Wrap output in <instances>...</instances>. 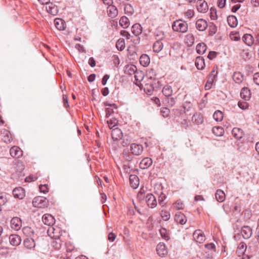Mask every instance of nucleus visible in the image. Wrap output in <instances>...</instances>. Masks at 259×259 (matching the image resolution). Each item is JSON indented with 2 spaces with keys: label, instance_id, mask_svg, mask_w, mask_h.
Here are the masks:
<instances>
[{
  "label": "nucleus",
  "instance_id": "1",
  "mask_svg": "<svg viewBox=\"0 0 259 259\" xmlns=\"http://www.w3.org/2000/svg\"><path fill=\"white\" fill-rule=\"evenodd\" d=\"M172 28L175 31L185 33L187 31L188 25L186 22L178 20L174 22Z\"/></svg>",
  "mask_w": 259,
  "mask_h": 259
},
{
  "label": "nucleus",
  "instance_id": "2",
  "mask_svg": "<svg viewBox=\"0 0 259 259\" xmlns=\"http://www.w3.org/2000/svg\"><path fill=\"white\" fill-rule=\"evenodd\" d=\"M32 204L34 207L42 208L47 205L46 198L42 196H37L33 198Z\"/></svg>",
  "mask_w": 259,
  "mask_h": 259
},
{
  "label": "nucleus",
  "instance_id": "3",
  "mask_svg": "<svg viewBox=\"0 0 259 259\" xmlns=\"http://www.w3.org/2000/svg\"><path fill=\"white\" fill-rule=\"evenodd\" d=\"M146 201L148 206L152 208L155 207L157 205V201L155 196L151 193H148L146 197Z\"/></svg>",
  "mask_w": 259,
  "mask_h": 259
},
{
  "label": "nucleus",
  "instance_id": "4",
  "mask_svg": "<svg viewBox=\"0 0 259 259\" xmlns=\"http://www.w3.org/2000/svg\"><path fill=\"white\" fill-rule=\"evenodd\" d=\"M131 153L135 155H140L143 151V146L141 145L137 144L135 143L131 145Z\"/></svg>",
  "mask_w": 259,
  "mask_h": 259
},
{
  "label": "nucleus",
  "instance_id": "5",
  "mask_svg": "<svg viewBox=\"0 0 259 259\" xmlns=\"http://www.w3.org/2000/svg\"><path fill=\"white\" fill-rule=\"evenodd\" d=\"M197 9L199 12L206 13L208 9V5L206 2L203 0H198L196 3Z\"/></svg>",
  "mask_w": 259,
  "mask_h": 259
},
{
  "label": "nucleus",
  "instance_id": "6",
  "mask_svg": "<svg viewBox=\"0 0 259 259\" xmlns=\"http://www.w3.org/2000/svg\"><path fill=\"white\" fill-rule=\"evenodd\" d=\"M21 226L22 222L19 218L14 217L12 218L11 221V227L13 229L18 231L20 229Z\"/></svg>",
  "mask_w": 259,
  "mask_h": 259
},
{
  "label": "nucleus",
  "instance_id": "7",
  "mask_svg": "<svg viewBox=\"0 0 259 259\" xmlns=\"http://www.w3.org/2000/svg\"><path fill=\"white\" fill-rule=\"evenodd\" d=\"M193 236L196 242L199 243H202L205 239L204 233L200 230L195 231Z\"/></svg>",
  "mask_w": 259,
  "mask_h": 259
},
{
  "label": "nucleus",
  "instance_id": "8",
  "mask_svg": "<svg viewBox=\"0 0 259 259\" xmlns=\"http://www.w3.org/2000/svg\"><path fill=\"white\" fill-rule=\"evenodd\" d=\"M42 221L45 225L49 226H53L55 222L54 218L49 214H44L42 216Z\"/></svg>",
  "mask_w": 259,
  "mask_h": 259
},
{
  "label": "nucleus",
  "instance_id": "9",
  "mask_svg": "<svg viewBox=\"0 0 259 259\" xmlns=\"http://www.w3.org/2000/svg\"><path fill=\"white\" fill-rule=\"evenodd\" d=\"M196 27L200 31H204L207 27V22L203 19H199L196 22Z\"/></svg>",
  "mask_w": 259,
  "mask_h": 259
},
{
  "label": "nucleus",
  "instance_id": "10",
  "mask_svg": "<svg viewBox=\"0 0 259 259\" xmlns=\"http://www.w3.org/2000/svg\"><path fill=\"white\" fill-rule=\"evenodd\" d=\"M46 8L47 12L53 16L57 15L58 12V7L52 3L47 4Z\"/></svg>",
  "mask_w": 259,
  "mask_h": 259
},
{
  "label": "nucleus",
  "instance_id": "11",
  "mask_svg": "<svg viewBox=\"0 0 259 259\" xmlns=\"http://www.w3.org/2000/svg\"><path fill=\"white\" fill-rule=\"evenodd\" d=\"M13 194L15 198L22 199L25 196V190L22 187H17L13 190Z\"/></svg>",
  "mask_w": 259,
  "mask_h": 259
},
{
  "label": "nucleus",
  "instance_id": "12",
  "mask_svg": "<svg viewBox=\"0 0 259 259\" xmlns=\"http://www.w3.org/2000/svg\"><path fill=\"white\" fill-rule=\"evenodd\" d=\"M241 233L244 239L249 238L252 235V229L248 226H244L241 228Z\"/></svg>",
  "mask_w": 259,
  "mask_h": 259
},
{
  "label": "nucleus",
  "instance_id": "13",
  "mask_svg": "<svg viewBox=\"0 0 259 259\" xmlns=\"http://www.w3.org/2000/svg\"><path fill=\"white\" fill-rule=\"evenodd\" d=\"M9 240L11 244L13 246H18L21 242V237L16 234L11 235L9 237Z\"/></svg>",
  "mask_w": 259,
  "mask_h": 259
},
{
  "label": "nucleus",
  "instance_id": "14",
  "mask_svg": "<svg viewBox=\"0 0 259 259\" xmlns=\"http://www.w3.org/2000/svg\"><path fill=\"white\" fill-rule=\"evenodd\" d=\"M111 136L114 141H117L122 137V133L120 129L116 127L112 130Z\"/></svg>",
  "mask_w": 259,
  "mask_h": 259
},
{
  "label": "nucleus",
  "instance_id": "15",
  "mask_svg": "<svg viewBox=\"0 0 259 259\" xmlns=\"http://www.w3.org/2000/svg\"><path fill=\"white\" fill-rule=\"evenodd\" d=\"M152 164V160L149 157H146L140 162L139 166L141 169H146L150 167Z\"/></svg>",
  "mask_w": 259,
  "mask_h": 259
},
{
  "label": "nucleus",
  "instance_id": "16",
  "mask_svg": "<svg viewBox=\"0 0 259 259\" xmlns=\"http://www.w3.org/2000/svg\"><path fill=\"white\" fill-rule=\"evenodd\" d=\"M156 251L159 256H164L167 254V251L163 243L160 242L156 246Z\"/></svg>",
  "mask_w": 259,
  "mask_h": 259
},
{
  "label": "nucleus",
  "instance_id": "17",
  "mask_svg": "<svg viewBox=\"0 0 259 259\" xmlns=\"http://www.w3.org/2000/svg\"><path fill=\"white\" fill-rule=\"evenodd\" d=\"M175 220L177 223L181 225L185 224L187 222L186 216L181 212L176 214L175 217Z\"/></svg>",
  "mask_w": 259,
  "mask_h": 259
},
{
  "label": "nucleus",
  "instance_id": "18",
  "mask_svg": "<svg viewBox=\"0 0 259 259\" xmlns=\"http://www.w3.org/2000/svg\"><path fill=\"white\" fill-rule=\"evenodd\" d=\"M10 155L13 157L19 158L22 156V151L18 147H13L10 150Z\"/></svg>",
  "mask_w": 259,
  "mask_h": 259
},
{
  "label": "nucleus",
  "instance_id": "19",
  "mask_svg": "<svg viewBox=\"0 0 259 259\" xmlns=\"http://www.w3.org/2000/svg\"><path fill=\"white\" fill-rule=\"evenodd\" d=\"M195 64L198 70H203L205 67L204 59L201 56L197 57Z\"/></svg>",
  "mask_w": 259,
  "mask_h": 259
},
{
  "label": "nucleus",
  "instance_id": "20",
  "mask_svg": "<svg viewBox=\"0 0 259 259\" xmlns=\"http://www.w3.org/2000/svg\"><path fill=\"white\" fill-rule=\"evenodd\" d=\"M240 96L245 101H248L251 97V93L250 90L247 88H243L240 92Z\"/></svg>",
  "mask_w": 259,
  "mask_h": 259
},
{
  "label": "nucleus",
  "instance_id": "21",
  "mask_svg": "<svg viewBox=\"0 0 259 259\" xmlns=\"http://www.w3.org/2000/svg\"><path fill=\"white\" fill-rule=\"evenodd\" d=\"M130 182L131 187L133 189H136L139 185V180L138 177L134 175H131L130 176Z\"/></svg>",
  "mask_w": 259,
  "mask_h": 259
},
{
  "label": "nucleus",
  "instance_id": "22",
  "mask_svg": "<svg viewBox=\"0 0 259 259\" xmlns=\"http://www.w3.org/2000/svg\"><path fill=\"white\" fill-rule=\"evenodd\" d=\"M232 134L236 139H241L244 135L243 131L241 128L237 127H234L233 128L232 131Z\"/></svg>",
  "mask_w": 259,
  "mask_h": 259
},
{
  "label": "nucleus",
  "instance_id": "23",
  "mask_svg": "<svg viewBox=\"0 0 259 259\" xmlns=\"http://www.w3.org/2000/svg\"><path fill=\"white\" fill-rule=\"evenodd\" d=\"M24 245L27 249H32L35 246L34 240L31 237H28L25 239L24 241Z\"/></svg>",
  "mask_w": 259,
  "mask_h": 259
},
{
  "label": "nucleus",
  "instance_id": "24",
  "mask_svg": "<svg viewBox=\"0 0 259 259\" xmlns=\"http://www.w3.org/2000/svg\"><path fill=\"white\" fill-rule=\"evenodd\" d=\"M132 32L135 36H139L142 32V27L140 24L136 23L132 27Z\"/></svg>",
  "mask_w": 259,
  "mask_h": 259
},
{
  "label": "nucleus",
  "instance_id": "25",
  "mask_svg": "<svg viewBox=\"0 0 259 259\" xmlns=\"http://www.w3.org/2000/svg\"><path fill=\"white\" fill-rule=\"evenodd\" d=\"M242 40L248 46H251L254 42L253 37L249 34H244L242 37Z\"/></svg>",
  "mask_w": 259,
  "mask_h": 259
},
{
  "label": "nucleus",
  "instance_id": "26",
  "mask_svg": "<svg viewBox=\"0 0 259 259\" xmlns=\"http://www.w3.org/2000/svg\"><path fill=\"white\" fill-rule=\"evenodd\" d=\"M54 24L58 30H62L65 28V22L62 19L56 18L54 20Z\"/></svg>",
  "mask_w": 259,
  "mask_h": 259
},
{
  "label": "nucleus",
  "instance_id": "27",
  "mask_svg": "<svg viewBox=\"0 0 259 259\" xmlns=\"http://www.w3.org/2000/svg\"><path fill=\"white\" fill-rule=\"evenodd\" d=\"M137 67L134 65H128L125 66L124 69V72L128 75H132L135 74L137 71Z\"/></svg>",
  "mask_w": 259,
  "mask_h": 259
},
{
  "label": "nucleus",
  "instance_id": "28",
  "mask_svg": "<svg viewBox=\"0 0 259 259\" xmlns=\"http://www.w3.org/2000/svg\"><path fill=\"white\" fill-rule=\"evenodd\" d=\"M229 25L232 28L235 27L238 24L237 18L233 15H230L227 18Z\"/></svg>",
  "mask_w": 259,
  "mask_h": 259
},
{
  "label": "nucleus",
  "instance_id": "29",
  "mask_svg": "<svg viewBox=\"0 0 259 259\" xmlns=\"http://www.w3.org/2000/svg\"><path fill=\"white\" fill-rule=\"evenodd\" d=\"M140 64L144 66H147L150 63V58L146 54H143L140 58Z\"/></svg>",
  "mask_w": 259,
  "mask_h": 259
},
{
  "label": "nucleus",
  "instance_id": "30",
  "mask_svg": "<svg viewBox=\"0 0 259 259\" xmlns=\"http://www.w3.org/2000/svg\"><path fill=\"white\" fill-rule=\"evenodd\" d=\"M216 200L220 202H222L225 200V194L223 191L219 189L215 193Z\"/></svg>",
  "mask_w": 259,
  "mask_h": 259
},
{
  "label": "nucleus",
  "instance_id": "31",
  "mask_svg": "<svg viewBox=\"0 0 259 259\" xmlns=\"http://www.w3.org/2000/svg\"><path fill=\"white\" fill-rule=\"evenodd\" d=\"M196 49L198 54H203L206 51L207 46L204 43H199L196 46Z\"/></svg>",
  "mask_w": 259,
  "mask_h": 259
},
{
  "label": "nucleus",
  "instance_id": "32",
  "mask_svg": "<svg viewBox=\"0 0 259 259\" xmlns=\"http://www.w3.org/2000/svg\"><path fill=\"white\" fill-rule=\"evenodd\" d=\"M163 47V43L161 41L156 40L153 45V51L155 53L160 52Z\"/></svg>",
  "mask_w": 259,
  "mask_h": 259
},
{
  "label": "nucleus",
  "instance_id": "33",
  "mask_svg": "<svg viewBox=\"0 0 259 259\" xmlns=\"http://www.w3.org/2000/svg\"><path fill=\"white\" fill-rule=\"evenodd\" d=\"M192 121L197 124H201L203 122V117L200 114H194L192 117Z\"/></svg>",
  "mask_w": 259,
  "mask_h": 259
},
{
  "label": "nucleus",
  "instance_id": "34",
  "mask_svg": "<svg viewBox=\"0 0 259 259\" xmlns=\"http://www.w3.org/2000/svg\"><path fill=\"white\" fill-rule=\"evenodd\" d=\"M233 79L237 83H241L243 79V75L239 72H235L233 75Z\"/></svg>",
  "mask_w": 259,
  "mask_h": 259
},
{
  "label": "nucleus",
  "instance_id": "35",
  "mask_svg": "<svg viewBox=\"0 0 259 259\" xmlns=\"http://www.w3.org/2000/svg\"><path fill=\"white\" fill-rule=\"evenodd\" d=\"M212 132L214 135L218 137L223 136L224 133V128L221 126L213 127Z\"/></svg>",
  "mask_w": 259,
  "mask_h": 259
},
{
  "label": "nucleus",
  "instance_id": "36",
  "mask_svg": "<svg viewBox=\"0 0 259 259\" xmlns=\"http://www.w3.org/2000/svg\"><path fill=\"white\" fill-rule=\"evenodd\" d=\"M108 9V15L109 17L115 18L118 15V10L114 6H110Z\"/></svg>",
  "mask_w": 259,
  "mask_h": 259
},
{
  "label": "nucleus",
  "instance_id": "37",
  "mask_svg": "<svg viewBox=\"0 0 259 259\" xmlns=\"http://www.w3.org/2000/svg\"><path fill=\"white\" fill-rule=\"evenodd\" d=\"M119 24L123 28H126L130 25V21L126 16H122L119 20Z\"/></svg>",
  "mask_w": 259,
  "mask_h": 259
},
{
  "label": "nucleus",
  "instance_id": "38",
  "mask_svg": "<svg viewBox=\"0 0 259 259\" xmlns=\"http://www.w3.org/2000/svg\"><path fill=\"white\" fill-rule=\"evenodd\" d=\"M163 94L166 97L170 96L172 93L171 87L170 85H166L162 89Z\"/></svg>",
  "mask_w": 259,
  "mask_h": 259
},
{
  "label": "nucleus",
  "instance_id": "39",
  "mask_svg": "<svg viewBox=\"0 0 259 259\" xmlns=\"http://www.w3.org/2000/svg\"><path fill=\"white\" fill-rule=\"evenodd\" d=\"M105 105L110 106V107L107 108L106 109V117H108L114 112L113 109L111 108V107L114 106L115 109H116L117 108L114 104H110L105 103Z\"/></svg>",
  "mask_w": 259,
  "mask_h": 259
},
{
  "label": "nucleus",
  "instance_id": "40",
  "mask_svg": "<svg viewBox=\"0 0 259 259\" xmlns=\"http://www.w3.org/2000/svg\"><path fill=\"white\" fill-rule=\"evenodd\" d=\"M214 119L217 121H221L223 119V114L220 110L216 111L213 115Z\"/></svg>",
  "mask_w": 259,
  "mask_h": 259
},
{
  "label": "nucleus",
  "instance_id": "41",
  "mask_svg": "<svg viewBox=\"0 0 259 259\" xmlns=\"http://www.w3.org/2000/svg\"><path fill=\"white\" fill-rule=\"evenodd\" d=\"M144 90L146 93L149 95H151L154 90L153 84L151 83H146L145 85Z\"/></svg>",
  "mask_w": 259,
  "mask_h": 259
},
{
  "label": "nucleus",
  "instance_id": "42",
  "mask_svg": "<svg viewBox=\"0 0 259 259\" xmlns=\"http://www.w3.org/2000/svg\"><path fill=\"white\" fill-rule=\"evenodd\" d=\"M246 249V245L245 243L242 242L240 243L237 248V252L238 254H244Z\"/></svg>",
  "mask_w": 259,
  "mask_h": 259
},
{
  "label": "nucleus",
  "instance_id": "43",
  "mask_svg": "<svg viewBox=\"0 0 259 259\" xmlns=\"http://www.w3.org/2000/svg\"><path fill=\"white\" fill-rule=\"evenodd\" d=\"M154 36H155V39L157 40H159V41H161V40H162L165 37L164 32L163 31H159V30H156L155 32Z\"/></svg>",
  "mask_w": 259,
  "mask_h": 259
},
{
  "label": "nucleus",
  "instance_id": "44",
  "mask_svg": "<svg viewBox=\"0 0 259 259\" xmlns=\"http://www.w3.org/2000/svg\"><path fill=\"white\" fill-rule=\"evenodd\" d=\"M125 13L132 15L134 13V10L131 5L127 4L124 6Z\"/></svg>",
  "mask_w": 259,
  "mask_h": 259
},
{
  "label": "nucleus",
  "instance_id": "45",
  "mask_svg": "<svg viewBox=\"0 0 259 259\" xmlns=\"http://www.w3.org/2000/svg\"><path fill=\"white\" fill-rule=\"evenodd\" d=\"M117 49L119 51L123 50L125 48V42L123 39H119L116 44Z\"/></svg>",
  "mask_w": 259,
  "mask_h": 259
},
{
  "label": "nucleus",
  "instance_id": "46",
  "mask_svg": "<svg viewBox=\"0 0 259 259\" xmlns=\"http://www.w3.org/2000/svg\"><path fill=\"white\" fill-rule=\"evenodd\" d=\"M217 31V27L213 23H211L209 26V35H213Z\"/></svg>",
  "mask_w": 259,
  "mask_h": 259
},
{
  "label": "nucleus",
  "instance_id": "47",
  "mask_svg": "<svg viewBox=\"0 0 259 259\" xmlns=\"http://www.w3.org/2000/svg\"><path fill=\"white\" fill-rule=\"evenodd\" d=\"M194 37L192 34L187 35L186 36V43L188 46H192L194 42Z\"/></svg>",
  "mask_w": 259,
  "mask_h": 259
},
{
  "label": "nucleus",
  "instance_id": "48",
  "mask_svg": "<svg viewBox=\"0 0 259 259\" xmlns=\"http://www.w3.org/2000/svg\"><path fill=\"white\" fill-rule=\"evenodd\" d=\"M161 115L164 117H167L169 116L170 113V110L168 108L166 107H163L161 109Z\"/></svg>",
  "mask_w": 259,
  "mask_h": 259
},
{
  "label": "nucleus",
  "instance_id": "49",
  "mask_svg": "<svg viewBox=\"0 0 259 259\" xmlns=\"http://www.w3.org/2000/svg\"><path fill=\"white\" fill-rule=\"evenodd\" d=\"M170 213L169 212L165 211H162L161 213V217L163 221H167L170 218Z\"/></svg>",
  "mask_w": 259,
  "mask_h": 259
},
{
  "label": "nucleus",
  "instance_id": "50",
  "mask_svg": "<svg viewBox=\"0 0 259 259\" xmlns=\"http://www.w3.org/2000/svg\"><path fill=\"white\" fill-rule=\"evenodd\" d=\"M238 105L240 108L243 110L246 109L248 107V104L245 101H239Z\"/></svg>",
  "mask_w": 259,
  "mask_h": 259
},
{
  "label": "nucleus",
  "instance_id": "51",
  "mask_svg": "<svg viewBox=\"0 0 259 259\" xmlns=\"http://www.w3.org/2000/svg\"><path fill=\"white\" fill-rule=\"evenodd\" d=\"M160 234L161 237L165 240H168L169 237L166 235V230L163 228H161L159 230Z\"/></svg>",
  "mask_w": 259,
  "mask_h": 259
},
{
  "label": "nucleus",
  "instance_id": "52",
  "mask_svg": "<svg viewBox=\"0 0 259 259\" xmlns=\"http://www.w3.org/2000/svg\"><path fill=\"white\" fill-rule=\"evenodd\" d=\"M23 231L24 233L27 234V235L29 236L30 237H31V235L34 233L33 231L30 227H25L23 228Z\"/></svg>",
  "mask_w": 259,
  "mask_h": 259
},
{
  "label": "nucleus",
  "instance_id": "53",
  "mask_svg": "<svg viewBox=\"0 0 259 259\" xmlns=\"http://www.w3.org/2000/svg\"><path fill=\"white\" fill-rule=\"evenodd\" d=\"M175 205L178 209H183L184 206L183 202L180 200H177L175 203Z\"/></svg>",
  "mask_w": 259,
  "mask_h": 259
},
{
  "label": "nucleus",
  "instance_id": "54",
  "mask_svg": "<svg viewBox=\"0 0 259 259\" xmlns=\"http://www.w3.org/2000/svg\"><path fill=\"white\" fill-rule=\"evenodd\" d=\"M217 67H213L210 74V77H212V81L213 80L214 77L217 75Z\"/></svg>",
  "mask_w": 259,
  "mask_h": 259
},
{
  "label": "nucleus",
  "instance_id": "55",
  "mask_svg": "<svg viewBox=\"0 0 259 259\" xmlns=\"http://www.w3.org/2000/svg\"><path fill=\"white\" fill-rule=\"evenodd\" d=\"M40 192L46 193L48 192V188L47 185H40L39 187Z\"/></svg>",
  "mask_w": 259,
  "mask_h": 259
},
{
  "label": "nucleus",
  "instance_id": "56",
  "mask_svg": "<svg viewBox=\"0 0 259 259\" xmlns=\"http://www.w3.org/2000/svg\"><path fill=\"white\" fill-rule=\"evenodd\" d=\"M217 53L216 52L210 51V52H209V53L207 56V58L209 60H212L217 57Z\"/></svg>",
  "mask_w": 259,
  "mask_h": 259
},
{
  "label": "nucleus",
  "instance_id": "57",
  "mask_svg": "<svg viewBox=\"0 0 259 259\" xmlns=\"http://www.w3.org/2000/svg\"><path fill=\"white\" fill-rule=\"evenodd\" d=\"M210 17L212 20H215L217 18V11L215 9H210Z\"/></svg>",
  "mask_w": 259,
  "mask_h": 259
},
{
  "label": "nucleus",
  "instance_id": "58",
  "mask_svg": "<svg viewBox=\"0 0 259 259\" xmlns=\"http://www.w3.org/2000/svg\"><path fill=\"white\" fill-rule=\"evenodd\" d=\"M37 180V177L34 176H29L26 178L25 181L27 182H31L35 181Z\"/></svg>",
  "mask_w": 259,
  "mask_h": 259
},
{
  "label": "nucleus",
  "instance_id": "59",
  "mask_svg": "<svg viewBox=\"0 0 259 259\" xmlns=\"http://www.w3.org/2000/svg\"><path fill=\"white\" fill-rule=\"evenodd\" d=\"M253 81L256 84L259 85V72L255 73L253 75Z\"/></svg>",
  "mask_w": 259,
  "mask_h": 259
},
{
  "label": "nucleus",
  "instance_id": "60",
  "mask_svg": "<svg viewBox=\"0 0 259 259\" xmlns=\"http://www.w3.org/2000/svg\"><path fill=\"white\" fill-rule=\"evenodd\" d=\"M7 202L6 198L4 195L1 194H0V206L4 205Z\"/></svg>",
  "mask_w": 259,
  "mask_h": 259
},
{
  "label": "nucleus",
  "instance_id": "61",
  "mask_svg": "<svg viewBox=\"0 0 259 259\" xmlns=\"http://www.w3.org/2000/svg\"><path fill=\"white\" fill-rule=\"evenodd\" d=\"M63 100L64 107L65 108H67L68 107H69L68 98L66 95H63Z\"/></svg>",
  "mask_w": 259,
  "mask_h": 259
},
{
  "label": "nucleus",
  "instance_id": "62",
  "mask_svg": "<svg viewBox=\"0 0 259 259\" xmlns=\"http://www.w3.org/2000/svg\"><path fill=\"white\" fill-rule=\"evenodd\" d=\"M116 238V235L114 233L111 232L108 234V239L111 242H113Z\"/></svg>",
  "mask_w": 259,
  "mask_h": 259
},
{
  "label": "nucleus",
  "instance_id": "63",
  "mask_svg": "<svg viewBox=\"0 0 259 259\" xmlns=\"http://www.w3.org/2000/svg\"><path fill=\"white\" fill-rule=\"evenodd\" d=\"M226 0H218V6L220 8H223L225 6Z\"/></svg>",
  "mask_w": 259,
  "mask_h": 259
},
{
  "label": "nucleus",
  "instance_id": "64",
  "mask_svg": "<svg viewBox=\"0 0 259 259\" xmlns=\"http://www.w3.org/2000/svg\"><path fill=\"white\" fill-rule=\"evenodd\" d=\"M109 77H110L109 75L108 74H105L103 76V77L102 79V84L103 85H105L106 84L108 79L109 78Z\"/></svg>",
  "mask_w": 259,
  "mask_h": 259
}]
</instances>
